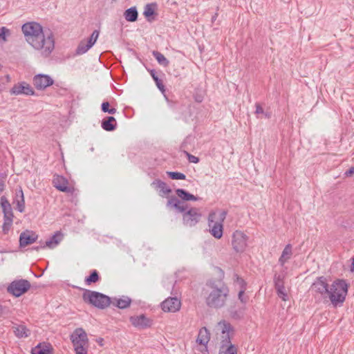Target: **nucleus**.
<instances>
[{
    "instance_id": "obj_1",
    "label": "nucleus",
    "mask_w": 354,
    "mask_h": 354,
    "mask_svg": "<svg viewBox=\"0 0 354 354\" xmlns=\"http://www.w3.org/2000/svg\"><path fill=\"white\" fill-rule=\"evenodd\" d=\"M82 299L84 302L100 309L108 307L111 304L109 297L102 293L86 289L84 291Z\"/></svg>"
},
{
    "instance_id": "obj_2",
    "label": "nucleus",
    "mask_w": 354,
    "mask_h": 354,
    "mask_svg": "<svg viewBox=\"0 0 354 354\" xmlns=\"http://www.w3.org/2000/svg\"><path fill=\"white\" fill-rule=\"evenodd\" d=\"M37 44H32L31 46L39 51L41 56L48 57L55 48V40L50 32H45L40 39H37Z\"/></svg>"
},
{
    "instance_id": "obj_3",
    "label": "nucleus",
    "mask_w": 354,
    "mask_h": 354,
    "mask_svg": "<svg viewBox=\"0 0 354 354\" xmlns=\"http://www.w3.org/2000/svg\"><path fill=\"white\" fill-rule=\"evenodd\" d=\"M227 212L223 210L218 214V218L216 212H211L208 216V225L210 234L216 239H221L223 236V223L226 218Z\"/></svg>"
},
{
    "instance_id": "obj_4",
    "label": "nucleus",
    "mask_w": 354,
    "mask_h": 354,
    "mask_svg": "<svg viewBox=\"0 0 354 354\" xmlns=\"http://www.w3.org/2000/svg\"><path fill=\"white\" fill-rule=\"evenodd\" d=\"M228 292V288L225 286L213 289L206 298L207 305L214 308L223 307L225 304Z\"/></svg>"
},
{
    "instance_id": "obj_5",
    "label": "nucleus",
    "mask_w": 354,
    "mask_h": 354,
    "mask_svg": "<svg viewBox=\"0 0 354 354\" xmlns=\"http://www.w3.org/2000/svg\"><path fill=\"white\" fill-rule=\"evenodd\" d=\"M71 340L76 354H87L88 339L86 333L83 328H76L71 335Z\"/></svg>"
},
{
    "instance_id": "obj_6",
    "label": "nucleus",
    "mask_w": 354,
    "mask_h": 354,
    "mask_svg": "<svg viewBox=\"0 0 354 354\" xmlns=\"http://www.w3.org/2000/svg\"><path fill=\"white\" fill-rule=\"evenodd\" d=\"M22 32L25 36L26 41L31 46L36 42L37 39H40L41 35L46 31H44L42 26L35 21L27 22L21 27Z\"/></svg>"
},
{
    "instance_id": "obj_7",
    "label": "nucleus",
    "mask_w": 354,
    "mask_h": 354,
    "mask_svg": "<svg viewBox=\"0 0 354 354\" xmlns=\"http://www.w3.org/2000/svg\"><path fill=\"white\" fill-rule=\"evenodd\" d=\"M350 284L345 279L333 281V307L340 306L345 301Z\"/></svg>"
},
{
    "instance_id": "obj_8",
    "label": "nucleus",
    "mask_w": 354,
    "mask_h": 354,
    "mask_svg": "<svg viewBox=\"0 0 354 354\" xmlns=\"http://www.w3.org/2000/svg\"><path fill=\"white\" fill-rule=\"evenodd\" d=\"M310 290L327 301H332V288L324 277H318L312 284Z\"/></svg>"
},
{
    "instance_id": "obj_9",
    "label": "nucleus",
    "mask_w": 354,
    "mask_h": 354,
    "mask_svg": "<svg viewBox=\"0 0 354 354\" xmlns=\"http://www.w3.org/2000/svg\"><path fill=\"white\" fill-rule=\"evenodd\" d=\"M218 330L221 331L219 335V346L233 344L231 338L234 334L233 326L227 322L222 320L218 323Z\"/></svg>"
},
{
    "instance_id": "obj_10",
    "label": "nucleus",
    "mask_w": 354,
    "mask_h": 354,
    "mask_svg": "<svg viewBox=\"0 0 354 354\" xmlns=\"http://www.w3.org/2000/svg\"><path fill=\"white\" fill-rule=\"evenodd\" d=\"M30 283L26 279L15 280L8 286L7 291L16 297L24 295L30 288Z\"/></svg>"
},
{
    "instance_id": "obj_11",
    "label": "nucleus",
    "mask_w": 354,
    "mask_h": 354,
    "mask_svg": "<svg viewBox=\"0 0 354 354\" xmlns=\"http://www.w3.org/2000/svg\"><path fill=\"white\" fill-rule=\"evenodd\" d=\"M248 236L241 231L236 230L233 233L232 245L237 252H243L247 247Z\"/></svg>"
},
{
    "instance_id": "obj_12",
    "label": "nucleus",
    "mask_w": 354,
    "mask_h": 354,
    "mask_svg": "<svg viewBox=\"0 0 354 354\" xmlns=\"http://www.w3.org/2000/svg\"><path fill=\"white\" fill-rule=\"evenodd\" d=\"M201 214L198 208L192 207L183 214V223L189 227L194 226L201 219Z\"/></svg>"
},
{
    "instance_id": "obj_13",
    "label": "nucleus",
    "mask_w": 354,
    "mask_h": 354,
    "mask_svg": "<svg viewBox=\"0 0 354 354\" xmlns=\"http://www.w3.org/2000/svg\"><path fill=\"white\" fill-rule=\"evenodd\" d=\"M99 34L100 32L95 30L87 40L81 41L76 49L77 54L82 55L87 52L96 42L99 37Z\"/></svg>"
},
{
    "instance_id": "obj_14",
    "label": "nucleus",
    "mask_w": 354,
    "mask_h": 354,
    "mask_svg": "<svg viewBox=\"0 0 354 354\" xmlns=\"http://www.w3.org/2000/svg\"><path fill=\"white\" fill-rule=\"evenodd\" d=\"M181 306V302L177 297H169L161 304V308L165 312L176 313Z\"/></svg>"
},
{
    "instance_id": "obj_15",
    "label": "nucleus",
    "mask_w": 354,
    "mask_h": 354,
    "mask_svg": "<svg viewBox=\"0 0 354 354\" xmlns=\"http://www.w3.org/2000/svg\"><path fill=\"white\" fill-rule=\"evenodd\" d=\"M53 80L47 75L38 74L33 78V84L37 89L44 90L53 84Z\"/></svg>"
},
{
    "instance_id": "obj_16",
    "label": "nucleus",
    "mask_w": 354,
    "mask_h": 354,
    "mask_svg": "<svg viewBox=\"0 0 354 354\" xmlns=\"http://www.w3.org/2000/svg\"><path fill=\"white\" fill-rule=\"evenodd\" d=\"M54 187L60 192L65 193H72L73 188L69 187L68 182L66 178L61 176H56L53 180Z\"/></svg>"
},
{
    "instance_id": "obj_17",
    "label": "nucleus",
    "mask_w": 354,
    "mask_h": 354,
    "mask_svg": "<svg viewBox=\"0 0 354 354\" xmlns=\"http://www.w3.org/2000/svg\"><path fill=\"white\" fill-rule=\"evenodd\" d=\"M11 93L17 95L21 94L33 95L35 94V91L30 84L26 82H21L13 86L11 89Z\"/></svg>"
},
{
    "instance_id": "obj_18",
    "label": "nucleus",
    "mask_w": 354,
    "mask_h": 354,
    "mask_svg": "<svg viewBox=\"0 0 354 354\" xmlns=\"http://www.w3.org/2000/svg\"><path fill=\"white\" fill-rule=\"evenodd\" d=\"M38 236L35 232L30 230H26L21 233L19 236V245L21 247H25L36 241Z\"/></svg>"
},
{
    "instance_id": "obj_19",
    "label": "nucleus",
    "mask_w": 354,
    "mask_h": 354,
    "mask_svg": "<svg viewBox=\"0 0 354 354\" xmlns=\"http://www.w3.org/2000/svg\"><path fill=\"white\" fill-rule=\"evenodd\" d=\"M131 324L138 328H145L151 326V321L144 315L130 317Z\"/></svg>"
},
{
    "instance_id": "obj_20",
    "label": "nucleus",
    "mask_w": 354,
    "mask_h": 354,
    "mask_svg": "<svg viewBox=\"0 0 354 354\" xmlns=\"http://www.w3.org/2000/svg\"><path fill=\"white\" fill-rule=\"evenodd\" d=\"M151 186L156 189L159 190V195L162 197H164L171 192V189L167 185V184L158 179L155 180L151 183Z\"/></svg>"
},
{
    "instance_id": "obj_21",
    "label": "nucleus",
    "mask_w": 354,
    "mask_h": 354,
    "mask_svg": "<svg viewBox=\"0 0 354 354\" xmlns=\"http://www.w3.org/2000/svg\"><path fill=\"white\" fill-rule=\"evenodd\" d=\"M0 205L3 213V217L13 218V212L10 203L5 196H2L0 201Z\"/></svg>"
},
{
    "instance_id": "obj_22",
    "label": "nucleus",
    "mask_w": 354,
    "mask_h": 354,
    "mask_svg": "<svg viewBox=\"0 0 354 354\" xmlns=\"http://www.w3.org/2000/svg\"><path fill=\"white\" fill-rule=\"evenodd\" d=\"M210 339V333L206 327L200 329L196 339L197 343L206 346Z\"/></svg>"
},
{
    "instance_id": "obj_23",
    "label": "nucleus",
    "mask_w": 354,
    "mask_h": 354,
    "mask_svg": "<svg viewBox=\"0 0 354 354\" xmlns=\"http://www.w3.org/2000/svg\"><path fill=\"white\" fill-rule=\"evenodd\" d=\"M117 126L116 120L113 116H109L102 121V127L107 131H112L115 129Z\"/></svg>"
},
{
    "instance_id": "obj_24",
    "label": "nucleus",
    "mask_w": 354,
    "mask_h": 354,
    "mask_svg": "<svg viewBox=\"0 0 354 354\" xmlns=\"http://www.w3.org/2000/svg\"><path fill=\"white\" fill-rule=\"evenodd\" d=\"M15 335L19 338L27 337L30 335V330L23 324L13 326Z\"/></svg>"
},
{
    "instance_id": "obj_25",
    "label": "nucleus",
    "mask_w": 354,
    "mask_h": 354,
    "mask_svg": "<svg viewBox=\"0 0 354 354\" xmlns=\"http://www.w3.org/2000/svg\"><path fill=\"white\" fill-rule=\"evenodd\" d=\"M112 303L113 305H115L118 308H119L120 309H124L130 306V304L131 303V300L129 297L123 296L122 298H119V299L115 298Z\"/></svg>"
},
{
    "instance_id": "obj_26",
    "label": "nucleus",
    "mask_w": 354,
    "mask_h": 354,
    "mask_svg": "<svg viewBox=\"0 0 354 354\" xmlns=\"http://www.w3.org/2000/svg\"><path fill=\"white\" fill-rule=\"evenodd\" d=\"M292 245L290 244H288L284 248L282 254L279 259V262L281 266H283L284 263L290 259L292 256Z\"/></svg>"
},
{
    "instance_id": "obj_27",
    "label": "nucleus",
    "mask_w": 354,
    "mask_h": 354,
    "mask_svg": "<svg viewBox=\"0 0 354 354\" xmlns=\"http://www.w3.org/2000/svg\"><path fill=\"white\" fill-rule=\"evenodd\" d=\"M51 346L50 344H39L32 349V354H52Z\"/></svg>"
},
{
    "instance_id": "obj_28",
    "label": "nucleus",
    "mask_w": 354,
    "mask_h": 354,
    "mask_svg": "<svg viewBox=\"0 0 354 354\" xmlns=\"http://www.w3.org/2000/svg\"><path fill=\"white\" fill-rule=\"evenodd\" d=\"M176 193L180 198H181L183 201H197L198 197L194 196L192 194H189L187 191H185L183 189H177L176 190Z\"/></svg>"
},
{
    "instance_id": "obj_29",
    "label": "nucleus",
    "mask_w": 354,
    "mask_h": 354,
    "mask_svg": "<svg viewBox=\"0 0 354 354\" xmlns=\"http://www.w3.org/2000/svg\"><path fill=\"white\" fill-rule=\"evenodd\" d=\"M124 16L125 19L127 21H130V22L136 21L137 20L138 16V13L136 8L131 7V8L127 9L124 12Z\"/></svg>"
},
{
    "instance_id": "obj_30",
    "label": "nucleus",
    "mask_w": 354,
    "mask_h": 354,
    "mask_svg": "<svg viewBox=\"0 0 354 354\" xmlns=\"http://www.w3.org/2000/svg\"><path fill=\"white\" fill-rule=\"evenodd\" d=\"M238 349L234 344L219 346L218 354H237Z\"/></svg>"
},
{
    "instance_id": "obj_31",
    "label": "nucleus",
    "mask_w": 354,
    "mask_h": 354,
    "mask_svg": "<svg viewBox=\"0 0 354 354\" xmlns=\"http://www.w3.org/2000/svg\"><path fill=\"white\" fill-rule=\"evenodd\" d=\"M153 55L160 65L163 66H167L169 65V60L161 53L158 51H153Z\"/></svg>"
},
{
    "instance_id": "obj_32",
    "label": "nucleus",
    "mask_w": 354,
    "mask_h": 354,
    "mask_svg": "<svg viewBox=\"0 0 354 354\" xmlns=\"http://www.w3.org/2000/svg\"><path fill=\"white\" fill-rule=\"evenodd\" d=\"M150 75L155 81L157 87L162 93H164L165 91V86L162 82L158 77L156 71L154 70H151Z\"/></svg>"
},
{
    "instance_id": "obj_33",
    "label": "nucleus",
    "mask_w": 354,
    "mask_h": 354,
    "mask_svg": "<svg viewBox=\"0 0 354 354\" xmlns=\"http://www.w3.org/2000/svg\"><path fill=\"white\" fill-rule=\"evenodd\" d=\"M100 279L99 274L96 270L91 272V274L86 277L85 283L86 285H90L92 283H96Z\"/></svg>"
},
{
    "instance_id": "obj_34",
    "label": "nucleus",
    "mask_w": 354,
    "mask_h": 354,
    "mask_svg": "<svg viewBox=\"0 0 354 354\" xmlns=\"http://www.w3.org/2000/svg\"><path fill=\"white\" fill-rule=\"evenodd\" d=\"M20 199L17 201V209L19 212H24L25 210V200L24 192L21 189L19 191Z\"/></svg>"
},
{
    "instance_id": "obj_35",
    "label": "nucleus",
    "mask_w": 354,
    "mask_h": 354,
    "mask_svg": "<svg viewBox=\"0 0 354 354\" xmlns=\"http://www.w3.org/2000/svg\"><path fill=\"white\" fill-rule=\"evenodd\" d=\"M167 174L169 178L174 180H185L186 178L184 174L178 171H167Z\"/></svg>"
},
{
    "instance_id": "obj_36",
    "label": "nucleus",
    "mask_w": 354,
    "mask_h": 354,
    "mask_svg": "<svg viewBox=\"0 0 354 354\" xmlns=\"http://www.w3.org/2000/svg\"><path fill=\"white\" fill-rule=\"evenodd\" d=\"M275 289L277 290V293L278 296L280 298H281L282 300H283V301L288 300V294H287V292L284 286H280L278 285V288H276Z\"/></svg>"
},
{
    "instance_id": "obj_37",
    "label": "nucleus",
    "mask_w": 354,
    "mask_h": 354,
    "mask_svg": "<svg viewBox=\"0 0 354 354\" xmlns=\"http://www.w3.org/2000/svg\"><path fill=\"white\" fill-rule=\"evenodd\" d=\"M13 218H6L3 217V223L2 225V230L4 234H7L12 225Z\"/></svg>"
},
{
    "instance_id": "obj_38",
    "label": "nucleus",
    "mask_w": 354,
    "mask_h": 354,
    "mask_svg": "<svg viewBox=\"0 0 354 354\" xmlns=\"http://www.w3.org/2000/svg\"><path fill=\"white\" fill-rule=\"evenodd\" d=\"M10 35V31L8 28L5 26L0 27V39L3 41H7V36Z\"/></svg>"
},
{
    "instance_id": "obj_39",
    "label": "nucleus",
    "mask_w": 354,
    "mask_h": 354,
    "mask_svg": "<svg viewBox=\"0 0 354 354\" xmlns=\"http://www.w3.org/2000/svg\"><path fill=\"white\" fill-rule=\"evenodd\" d=\"M154 14L153 4H147L145 7L143 15L146 17L152 16Z\"/></svg>"
},
{
    "instance_id": "obj_40",
    "label": "nucleus",
    "mask_w": 354,
    "mask_h": 354,
    "mask_svg": "<svg viewBox=\"0 0 354 354\" xmlns=\"http://www.w3.org/2000/svg\"><path fill=\"white\" fill-rule=\"evenodd\" d=\"M62 239V234L59 232H57L50 239L53 241L55 246H57Z\"/></svg>"
},
{
    "instance_id": "obj_41",
    "label": "nucleus",
    "mask_w": 354,
    "mask_h": 354,
    "mask_svg": "<svg viewBox=\"0 0 354 354\" xmlns=\"http://www.w3.org/2000/svg\"><path fill=\"white\" fill-rule=\"evenodd\" d=\"M274 287L278 288V285L280 286H284L283 277L280 274H275L274 277Z\"/></svg>"
},
{
    "instance_id": "obj_42",
    "label": "nucleus",
    "mask_w": 354,
    "mask_h": 354,
    "mask_svg": "<svg viewBox=\"0 0 354 354\" xmlns=\"http://www.w3.org/2000/svg\"><path fill=\"white\" fill-rule=\"evenodd\" d=\"M174 208L177 209L180 212H185V210L187 209V205H185L183 202H181L178 199V203L175 204Z\"/></svg>"
},
{
    "instance_id": "obj_43",
    "label": "nucleus",
    "mask_w": 354,
    "mask_h": 354,
    "mask_svg": "<svg viewBox=\"0 0 354 354\" xmlns=\"http://www.w3.org/2000/svg\"><path fill=\"white\" fill-rule=\"evenodd\" d=\"M55 246L54 245V244L53 243V241L50 240V239H48L47 240L46 242H45V244L44 245H41L40 246H37L36 247L35 249L37 250H39L40 249H44L45 248H55Z\"/></svg>"
},
{
    "instance_id": "obj_44",
    "label": "nucleus",
    "mask_w": 354,
    "mask_h": 354,
    "mask_svg": "<svg viewBox=\"0 0 354 354\" xmlns=\"http://www.w3.org/2000/svg\"><path fill=\"white\" fill-rule=\"evenodd\" d=\"M185 153L187 158V160L189 162L192 163H198L199 162V158L194 155L190 154L187 151H185Z\"/></svg>"
},
{
    "instance_id": "obj_45",
    "label": "nucleus",
    "mask_w": 354,
    "mask_h": 354,
    "mask_svg": "<svg viewBox=\"0 0 354 354\" xmlns=\"http://www.w3.org/2000/svg\"><path fill=\"white\" fill-rule=\"evenodd\" d=\"M176 203H178V198L175 196H172L168 200V201L167 203V207L173 206L174 207L175 204Z\"/></svg>"
},
{
    "instance_id": "obj_46",
    "label": "nucleus",
    "mask_w": 354,
    "mask_h": 354,
    "mask_svg": "<svg viewBox=\"0 0 354 354\" xmlns=\"http://www.w3.org/2000/svg\"><path fill=\"white\" fill-rule=\"evenodd\" d=\"M245 290V288H241V290H239V299L242 302V303H245L247 301V299L243 297V295H244V292Z\"/></svg>"
},
{
    "instance_id": "obj_47",
    "label": "nucleus",
    "mask_w": 354,
    "mask_h": 354,
    "mask_svg": "<svg viewBox=\"0 0 354 354\" xmlns=\"http://www.w3.org/2000/svg\"><path fill=\"white\" fill-rule=\"evenodd\" d=\"M235 277L236 279V283L240 286V288H245V283L244 280L242 278L239 277L237 274H235Z\"/></svg>"
},
{
    "instance_id": "obj_48",
    "label": "nucleus",
    "mask_w": 354,
    "mask_h": 354,
    "mask_svg": "<svg viewBox=\"0 0 354 354\" xmlns=\"http://www.w3.org/2000/svg\"><path fill=\"white\" fill-rule=\"evenodd\" d=\"M8 311L9 310L7 307L0 304V317L7 315L8 313Z\"/></svg>"
},
{
    "instance_id": "obj_49",
    "label": "nucleus",
    "mask_w": 354,
    "mask_h": 354,
    "mask_svg": "<svg viewBox=\"0 0 354 354\" xmlns=\"http://www.w3.org/2000/svg\"><path fill=\"white\" fill-rule=\"evenodd\" d=\"M109 103L108 102H104L102 104V111L104 113H108L109 111Z\"/></svg>"
},
{
    "instance_id": "obj_50",
    "label": "nucleus",
    "mask_w": 354,
    "mask_h": 354,
    "mask_svg": "<svg viewBox=\"0 0 354 354\" xmlns=\"http://www.w3.org/2000/svg\"><path fill=\"white\" fill-rule=\"evenodd\" d=\"M255 107H256V111H255L256 114L264 113L263 109L260 105V104L256 103Z\"/></svg>"
},
{
    "instance_id": "obj_51",
    "label": "nucleus",
    "mask_w": 354,
    "mask_h": 354,
    "mask_svg": "<svg viewBox=\"0 0 354 354\" xmlns=\"http://www.w3.org/2000/svg\"><path fill=\"white\" fill-rule=\"evenodd\" d=\"M353 174H354V166L349 168L348 170H346L344 175L345 177H349L351 176Z\"/></svg>"
},
{
    "instance_id": "obj_52",
    "label": "nucleus",
    "mask_w": 354,
    "mask_h": 354,
    "mask_svg": "<svg viewBox=\"0 0 354 354\" xmlns=\"http://www.w3.org/2000/svg\"><path fill=\"white\" fill-rule=\"evenodd\" d=\"M231 316L234 319H241L243 317V313L242 312L238 313L236 311L232 312Z\"/></svg>"
},
{
    "instance_id": "obj_53",
    "label": "nucleus",
    "mask_w": 354,
    "mask_h": 354,
    "mask_svg": "<svg viewBox=\"0 0 354 354\" xmlns=\"http://www.w3.org/2000/svg\"><path fill=\"white\" fill-rule=\"evenodd\" d=\"M4 189H5L4 182L0 181V194L4 190Z\"/></svg>"
},
{
    "instance_id": "obj_54",
    "label": "nucleus",
    "mask_w": 354,
    "mask_h": 354,
    "mask_svg": "<svg viewBox=\"0 0 354 354\" xmlns=\"http://www.w3.org/2000/svg\"><path fill=\"white\" fill-rule=\"evenodd\" d=\"M116 112H117V110L115 108L109 109V111H108V113L110 114H115Z\"/></svg>"
},
{
    "instance_id": "obj_55",
    "label": "nucleus",
    "mask_w": 354,
    "mask_h": 354,
    "mask_svg": "<svg viewBox=\"0 0 354 354\" xmlns=\"http://www.w3.org/2000/svg\"><path fill=\"white\" fill-rule=\"evenodd\" d=\"M6 174H5L3 173L0 174L1 181L4 182V180L6 179Z\"/></svg>"
},
{
    "instance_id": "obj_56",
    "label": "nucleus",
    "mask_w": 354,
    "mask_h": 354,
    "mask_svg": "<svg viewBox=\"0 0 354 354\" xmlns=\"http://www.w3.org/2000/svg\"><path fill=\"white\" fill-rule=\"evenodd\" d=\"M351 271L354 273V257L352 258Z\"/></svg>"
},
{
    "instance_id": "obj_57",
    "label": "nucleus",
    "mask_w": 354,
    "mask_h": 354,
    "mask_svg": "<svg viewBox=\"0 0 354 354\" xmlns=\"http://www.w3.org/2000/svg\"><path fill=\"white\" fill-rule=\"evenodd\" d=\"M217 17H218V13L216 12V13H215V14L212 16V22L215 21L216 20Z\"/></svg>"
}]
</instances>
